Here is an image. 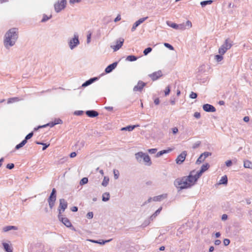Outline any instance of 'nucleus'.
<instances>
[{
	"label": "nucleus",
	"mask_w": 252,
	"mask_h": 252,
	"mask_svg": "<svg viewBox=\"0 0 252 252\" xmlns=\"http://www.w3.org/2000/svg\"><path fill=\"white\" fill-rule=\"evenodd\" d=\"M18 38V29L12 28L8 30L4 35L3 44L4 47L9 49L14 46Z\"/></svg>",
	"instance_id": "obj_1"
},
{
	"label": "nucleus",
	"mask_w": 252,
	"mask_h": 252,
	"mask_svg": "<svg viewBox=\"0 0 252 252\" xmlns=\"http://www.w3.org/2000/svg\"><path fill=\"white\" fill-rule=\"evenodd\" d=\"M187 180L186 177H184L181 179H177L174 182V185L180 189L189 188L191 186Z\"/></svg>",
	"instance_id": "obj_2"
},
{
	"label": "nucleus",
	"mask_w": 252,
	"mask_h": 252,
	"mask_svg": "<svg viewBox=\"0 0 252 252\" xmlns=\"http://www.w3.org/2000/svg\"><path fill=\"white\" fill-rule=\"evenodd\" d=\"M188 179V183L190 186L194 185L195 182L197 181L198 179L200 177L198 174L197 173L195 170L191 171L189 175L186 176Z\"/></svg>",
	"instance_id": "obj_3"
},
{
	"label": "nucleus",
	"mask_w": 252,
	"mask_h": 252,
	"mask_svg": "<svg viewBox=\"0 0 252 252\" xmlns=\"http://www.w3.org/2000/svg\"><path fill=\"white\" fill-rule=\"evenodd\" d=\"M232 46V41L229 39H226L225 42L220 46L219 49L220 54L223 55L227 50L229 49Z\"/></svg>",
	"instance_id": "obj_4"
},
{
	"label": "nucleus",
	"mask_w": 252,
	"mask_h": 252,
	"mask_svg": "<svg viewBox=\"0 0 252 252\" xmlns=\"http://www.w3.org/2000/svg\"><path fill=\"white\" fill-rule=\"evenodd\" d=\"M79 43V37L77 33H74L73 37L68 40V45L71 50L76 48Z\"/></svg>",
	"instance_id": "obj_5"
},
{
	"label": "nucleus",
	"mask_w": 252,
	"mask_h": 252,
	"mask_svg": "<svg viewBox=\"0 0 252 252\" xmlns=\"http://www.w3.org/2000/svg\"><path fill=\"white\" fill-rule=\"evenodd\" d=\"M66 4V0H62L61 1H58L54 5L55 11L57 13H59L65 7Z\"/></svg>",
	"instance_id": "obj_6"
},
{
	"label": "nucleus",
	"mask_w": 252,
	"mask_h": 252,
	"mask_svg": "<svg viewBox=\"0 0 252 252\" xmlns=\"http://www.w3.org/2000/svg\"><path fill=\"white\" fill-rule=\"evenodd\" d=\"M212 153L209 152H205L200 155L196 161V164H199L202 162L207 157L211 156Z\"/></svg>",
	"instance_id": "obj_7"
},
{
	"label": "nucleus",
	"mask_w": 252,
	"mask_h": 252,
	"mask_svg": "<svg viewBox=\"0 0 252 252\" xmlns=\"http://www.w3.org/2000/svg\"><path fill=\"white\" fill-rule=\"evenodd\" d=\"M58 218L59 220L62 221V222L67 227H70L71 226V223L69 221V220L66 218H64L61 215V211L59 210V214L58 215Z\"/></svg>",
	"instance_id": "obj_8"
},
{
	"label": "nucleus",
	"mask_w": 252,
	"mask_h": 252,
	"mask_svg": "<svg viewBox=\"0 0 252 252\" xmlns=\"http://www.w3.org/2000/svg\"><path fill=\"white\" fill-rule=\"evenodd\" d=\"M187 156V152L183 151L180 155H179L176 159V162L177 164H180L183 163L185 160L186 157Z\"/></svg>",
	"instance_id": "obj_9"
},
{
	"label": "nucleus",
	"mask_w": 252,
	"mask_h": 252,
	"mask_svg": "<svg viewBox=\"0 0 252 252\" xmlns=\"http://www.w3.org/2000/svg\"><path fill=\"white\" fill-rule=\"evenodd\" d=\"M148 18V17H144V18H140L138 20H137V21H136L133 25L132 28H131V32H134L136 28L139 25H140L141 24H142V23H143L146 20H147V19Z\"/></svg>",
	"instance_id": "obj_10"
},
{
	"label": "nucleus",
	"mask_w": 252,
	"mask_h": 252,
	"mask_svg": "<svg viewBox=\"0 0 252 252\" xmlns=\"http://www.w3.org/2000/svg\"><path fill=\"white\" fill-rule=\"evenodd\" d=\"M162 75V73L161 71H160V70L156 71V72L149 75V77L153 81H155V80L158 79Z\"/></svg>",
	"instance_id": "obj_11"
},
{
	"label": "nucleus",
	"mask_w": 252,
	"mask_h": 252,
	"mask_svg": "<svg viewBox=\"0 0 252 252\" xmlns=\"http://www.w3.org/2000/svg\"><path fill=\"white\" fill-rule=\"evenodd\" d=\"M203 109L208 112H214L216 110L214 106L209 104H204L203 105Z\"/></svg>",
	"instance_id": "obj_12"
},
{
	"label": "nucleus",
	"mask_w": 252,
	"mask_h": 252,
	"mask_svg": "<svg viewBox=\"0 0 252 252\" xmlns=\"http://www.w3.org/2000/svg\"><path fill=\"white\" fill-rule=\"evenodd\" d=\"M146 85V83L142 82V81H139L138 84L136 86H134L133 88V91H140L141 92L144 87Z\"/></svg>",
	"instance_id": "obj_13"
},
{
	"label": "nucleus",
	"mask_w": 252,
	"mask_h": 252,
	"mask_svg": "<svg viewBox=\"0 0 252 252\" xmlns=\"http://www.w3.org/2000/svg\"><path fill=\"white\" fill-rule=\"evenodd\" d=\"M124 42L123 38H120L116 41V45L112 47L115 51L118 50L123 45Z\"/></svg>",
	"instance_id": "obj_14"
},
{
	"label": "nucleus",
	"mask_w": 252,
	"mask_h": 252,
	"mask_svg": "<svg viewBox=\"0 0 252 252\" xmlns=\"http://www.w3.org/2000/svg\"><path fill=\"white\" fill-rule=\"evenodd\" d=\"M67 207V202L63 198L60 199V205L59 207V210L61 209L63 212Z\"/></svg>",
	"instance_id": "obj_15"
},
{
	"label": "nucleus",
	"mask_w": 252,
	"mask_h": 252,
	"mask_svg": "<svg viewBox=\"0 0 252 252\" xmlns=\"http://www.w3.org/2000/svg\"><path fill=\"white\" fill-rule=\"evenodd\" d=\"M117 65V63L115 62L113 63L109 64L107 67L105 68V71L106 73H110L112 71L113 69H114Z\"/></svg>",
	"instance_id": "obj_16"
},
{
	"label": "nucleus",
	"mask_w": 252,
	"mask_h": 252,
	"mask_svg": "<svg viewBox=\"0 0 252 252\" xmlns=\"http://www.w3.org/2000/svg\"><path fill=\"white\" fill-rule=\"evenodd\" d=\"M209 167V165L208 163H206L205 164H203L202 165L201 169L199 171H196L197 173L200 177L203 173H204L205 171H206Z\"/></svg>",
	"instance_id": "obj_17"
},
{
	"label": "nucleus",
	"mask_w": 252,
	"mask_h": 252,
	"mask_svg": "<svg viewBox=\"0 0 252 252\" xmlns=\"http://www.w3.org/2000/svg\"><path fill=\"white\" fill-rule=\"evenodd\" d=\"M56 190L55 189H53L52 192L50 194L49 197L48 199V201H56Z\"/></svg>",
	"instance_id": "obj_18"
},
{
	"label": "nucleus",
	"mask_w": 252,
	"mask_h": 252,
	"mask_svg": "<svg viewBox=\"0 0 252 252\" xmlns=\"http://www.w3.org/2000/svg\"><path fill=\"white\" fill-rule=\"evenodd\" d=\"M86 115L91 118H94L98 115V113L95 110H88L86 112Z\"/></svg>",
	"instance_id": "obj_19"
},
{
	"label": "nucleus",
	"mask_w": 252,
	"mask_h": 252,
	"mask_svg": "<svg viewBox=\"0 0 252 252\" xmlns=\"http://www.w3.org/2000/svg\"><path fill=\"white\" fill-rule=\"evenodd\" d=\"M97 80V77L92 78L90 79L89 80L86 81L85 82H84L82 84V86L83 87H86L91 85V84H92L93 82H94L95 81H96Z\"/></svg>",
	"instance_id": "obj_20"
},
{
	"label": "nucleus",
	"mask_w": 252,
	"mask_h": 252,
	"mask_svg": "<svg viewBox=\"0 0 252 252\" xmlns=\"http://www.w3.org/2000/svg\"><path fill=\"white\" fill-rule=\"evenodd\" d=\"M145 153H143V152H138L135 154V158L137 159V160L141 162L143 159Z\"/></svg>",
	"instance_id": "obj_21"
},
{
	"label": "nucleus",
	"mask_w": 252,
	"mask_h": 252,
	"mask_svg": "<svg viewBox=\"0 0 252 252\" xmlns=\"http://www.w3.org/2000/svg\"><path fill=\"white\" fill-rule=\"evenodd\" d=\"M162 210V207H160L159 208H158L150 218V220H153L159 214V213H160L161 211Z\"/></svg>",
	"instance_id": "obj_22"
},
{
	"label": "nucleus",
	"mask_w": 252,
	"mask_h": 252,
	"mask_svg": "<svg viewBox=\"0 0 252 252\" xmlns=\"http://www.w3.org/2000/svg\"><path fill=\"white\" fill-rule=\"evenodd\" d=\"M2 245L4 250L6 252H12V249L11 248L10 245L6 243H2Z\"/></svg>",
	"instance_id": "obj_23"
},
{
	"label": "nucleus",
	"mask_w": 252,
	"mask_h": 252,
	"mask_svg": "<svg viewBox=\"0 0 252 252\" xmlns=\"http://www.w3.org/2000/svg\"><path fill=\"white\" fill-rule=\"evenodd\" d=\"M110 199V194L109 192H106L103 193L102 196V200L106 202Z\"/></svg>",
	"instance_id": "obj_24"
},
{
	"label": "nucleus",
	"mask_w": 252,
	"mask_h": 252,
	"mask_svg": "<svg viewBox=\"0 0 252 252\" xmlns=\"http://www.w3.org/2000/svg\"><path fill=\"white\" fill-rule=\"evenodd\" d=\"M143 160L145 162L147 163L148 165H151L152 162L151 161L150 158L147 154H144Z\"/></svg>",
	"instance_id": "obj_25"
},
{
	"label": "nucleus",
	"mask_w": 252,
	"mask_h": 252,
	"mask_svg": "<svg viewBox=\"0 0 252 252\" xmlns=\"http://www.w3.org/2000/svg\"><path fill=\"white\" fill-rule=\"evenodd\" d=\"M17 228L15 226H6L3 228V230L4 232H7L11 230H17Z\"/></svg>",
	"instance_id": "obj_26"
},
{
	"label": "nucleus",
	"mask_w": 252,
	"mask_h": 252,
	"mask_svg": "<svg viewBox=\"0 0 252 252\" xmlns=\"http://www.w3.org/2000/svg\"><path fill=\"white\" fill-rule=\"evenodd\" d=\"M166 24L168 26H169L174 29H176V30L178 29V25L176 23H171V22L167 21H166Z\"/></svg>",
	"instance_id": "obj_27"
},
{
	"label": "nucleus",
	"mask_w": 252,
	"mask_h": 252,
	"mask_svg": "<svg viewBox=\"0 0 252 252\" xmlns=\"http://www.w3.org/2000/svg\"><path fill=\"white\" fill-rule=\"evenodd\" d=\"M227 183V177L226 175L222 176L219 182V184H226Z\"/></svg>",
	"instance_id": "obj_28"
},
{
	"label": "nucleus",
	"mask_w": 252,
	"mask_h": 252,
	"mask_svg": "<svg viewBox=\"0 0 252 252\" xmlns=\"http://www.w3.org/2000/svg\"><path fill=\"white\" fill-rule=\"evenodd\" d=\"M136 126H128L122 128V130H127L129 131H132Z\"/></svg>",
	"instance_id": "obj_29"
},
{
	"label": "nucleus",
	"mask_w": 252,
	"mask_h": 252,
	"mask_svg": "<svg viewBox=\"0 0 252 252\" xmlns=\"http://www.w3.org/2000/svg\"><path fill=\"white\" fill-rule=\"evenodd\" d=\"M111 240H105V241H101V240H91V241L92 242H94V243H97V244H101V245H104V244H105L107 242H109L111 241Z\"/></svg>",
	"instance_id": "obj_30"
},
{
	"label": "nucleus",
	"mask_w": 252,
	"mask_h": 252,
	"mask_svg": "<svg viewBox=\"0 0 252 252\" xmlns=\"http://www.w3.org/2000/svg\"><path fill=\"white\" fill-rule=\"evenodd\" d=\"M212 2H213V1L211 0H204V1H201L200 2V4L202 6V7H204L208 4H211Z\"/></svg>",
	"instance_id": "obj_31"
},
{
	"label": "nucleus",
	"mask_w": 252,
	"mask_h": 252,
	"mask_svg": "<svg viewBox=\"0 0 252 252\" xmlns=\"http://www.w3.org/2000/svg\"><path fill=\"white\" fill-rule=\"evenodd\" d=\"M109 181V179L108 177H104L103 180L101 183L102 186H103L104 187H106L108 184Z\"/></svg>",
	"instance_id": "obj_32"
},
{
	"label": "nucleus",
	"mask_w": 252,
	"mask_h": 252,
	"mask_svg": "<svg viewBox=\"0 0 252 252\" xmlns=\"http://www.w3.org/2000/svg\"><path fill=\"white\" fill-rule=\"evenodd\" d=\"M137 57L133 55H129L126 57V60L130 62L135 61L137 60Z\"/></svg>",
	"instance_id": "obj_33"
},
{
	"label": "nucleus",
	"mask_w": 252,
	"mask_h": 252,
	"mask_svg": "<svg viewBox=\"0 0 252 252\" xmlns=\"http://www.w3.org/2000/svg\"><path fill=\"white\" fill-rule=\"evenodd\" d=\"M27 143L24 140L19 144L17 145L15 147L16 150H18L23 147Z\"/></svg>",
	"instance_id": "obj_34"
},
{
	"label": "nucleus",
	"mask_w": 252,
	"mask_h": 252,
	"mask_svg": "<svg viewBox=\"0 0 252 252\" xmlns=\"http://www.w3.org/2000/svg\"><path fill=\"white\" fill-rule=\"evenodd\" d=\"M164 197V195H160L153 197V201H159L161 198Z\"/></svg>",
	"instance_id": "obj_35"
},
{
	"label": "nucleus",
	"mask_w": 252,
	"mask_h": 252,
	"mask_svg": "<svg viewBox=\"0 0 252 252\" xmlns=\"http://www.w3.org/2000/svg\"><path fill=\"white\" fill-rule=\"evenodd\" d=\"M252 165V162L249 160H245L244 161V166L245 168H251Z\"/></svg>",
	"instance_id": "obj_36"
},
{
	"label": "nucleus",
	"mask_w": 252,
	"mask_h": 252,
	"mask_svg": "<svg viewBox=\"0 0 252 252\" xmlns=\"http://www.w3.org/2000/svg\"><path fill=\"white\" fill-rule=\"evenodd\" d=\"M20 99H19L18 97H12V98H10L8 99L7 103H13L14 102L18 101Z\"/></svg>",
	"instance_id": "obj_37"
},
{
	"label": "nucleus",
	"mask_w": 252,
	"mask_h": 252,
	"mask_svg": "<svg viewBox=\"0 0 252 252\" xmlns=\"http://www.w3.org/2000/svg\"><path fill=\"white\" fill-rule=\"evenodd\" d=\"M222 55L220 54V55H217L215 56V59L216 60L217 62H220L223 59V57L222 56Z\"/></svg>",
	"instance_id": "obj_38"
},
{
	"label": "nucleus",
	"mask_w": 252,
	"mask_h": 252,
	"mask_svg": "<svg viewBox=\"0 0 252 252\" xmlns=\"http://www.w3.org/2000/svg\"><path fill=\"white\" fill-rule=\"evenodd\" d=\"M88 182V179L86 177L83 178L80 182V184L81 185H84L87 184Z\"/></svg>",
	"instance_id": "obj_39"
},
{
	"label": "nucleus",
	"mask_w": 252,
	"mask_h": 252,
	"mask_svg": "<svg viewBox=\"0 0 252 252\" xmlns=\"http://www.w3.org/2000/svg\"><path fill=\"white\" fill-rule=\"evenodd\" d=\"M52 17V15H50L49 16H47L46 15H44L42 19L41 20L42 22H45L49 19H50Z\"/></svg>",
	"instance_id": "obj_40"
},
{
	"label": "nucleus",
	"mask_w": 252,
	"mask_h": 252,
	"mask_svg": "<svg viewBox=\"0 0 252 252\" xmlns=\"http://www.w3.org/2000/svg\"><path fill=\"white\" fill-rule=\"evenodd\" d=\"M33 135V132H31L29 133L28 135H26V136L25 138L24 141H26V142H27V140L31 138Z\"/></svg>",
	"instance_id": "obj_41"
},
{
	"label": "nucleus",
	"mask_w": 252,
	"mask_h": 252,
	"mask_svg": "<svg viewBox=\"0 0 252 252\" xmlns=\"http://www.w3.org/2000/svg\"><path fill=\"white\" fill-rule=\"evenodd\" d=\"M152 50V48L148 47L145 49L143 51V54L144 55H147L149 53H150Z\"/></svg>",
	"instance_id": "obj_42"
},
{
	"label": "nucleus",
	"mask_w": 252,
	"mask_h": 252,
	"mask_svg": "<svg viewBox=\"0 0 252 252\" xmlns=\"http://www.w3.org/2000/svg\"><path fill=\"white\" fill-rule=\"evenodd\" d=\"M56 125V123H55V122H52V123H49L47 124H46V125H44L43 126H40V127H46L47 126H50V127H53L54 126Z\"/></svg>",
	"instance_id": "obj_43"
},
{
	"label": "nucleus",
	"mask_w": 252,
	"mask_h": 252,
	"mask_svg": "<svg viewBox=\"0 0 252 252\" xmlns=\"http://www.w3.org/2000/svg\"><path fill=\"white\" fill-rule=\"evenodd\" d=\"M170 92V86L168 85L166 88L165 90L164 91L165 95V96L168 95L169 94Z\"/></svg>",
	"instance_id": "obj_44"
},
{
	"label": "nucleus",
	"mask_w": 252,
	"mask_h": 252,
	"mask_svg": "<svg viewBox=\"0 0 252 252\" xmlns=\"http://www.w3.org/2000/svg\"><path fill=\"white\" fill-rule=\"evenodd\" d=\"M113 173H114V177L115 179H116V180L118 179L119 178V171L116 170H114Z\"/></svg>",
	"instance_id": "obj_45"
},
{
	"label": "nucleus",
	"mask_w": 252,
	"mask_h": 252,
	"mask_svg": "<svg viewBox=\"0 0 252 252\" xmlns=\"http://www.w3.org/2000/svg\"><path fill=\"white\" fill-rule=\"evenodd\" d=\"M197 96V94L196 93L191 92L190 94H189V97L191 98L194 99L196 98Z\"/></svg>",
	"instance_id": "obj_46"
},
{
	"label": "nucleus",
	"mask_w": 252,
	"mask_h": 252,
	"mask_svg": "<svg viewBox=\"0 0 252 252\" xmlns=\"http://www.w3.org/2000/svg\"><path fill=\"white\" fill-rule=\"evenodd\" d=\"M164 45L166 47H167V48L171 50H174V47L171 45H170V44H169L168 43H165L164 44Z\"/></svg>",
	"instance_id": "obj_47"
},
{
	"label": "nucleus",
	"mask_w": 252,
	"mask_h": 252,
	"mask_svg": "<svg viewBox=\"0 0 252 252\" xmlns=\"http://www.w3.org/2000/svg\"><path fill=\"white\" fill-rule=\"evenodd\" d=\"M93 216H94L93 213L92 212H90L88 213V214H87V218L88 219H91L93 218Z\"/></svg>",
	"instance_id": "obj_48"
},
{
	"label": "nucleus",
	"mask_w": 252,
	"mask_h": 252,
	"mask_svg": "<svg viewBox=\"0 0 252 252\" xmlns=\"http://www.w3.org/2000/svg\"><path fill=\"white\" fill-rule=\"evenodd\" d=\"M186 29L184 24L178 25V29L181 30H184Z\"/></svg>",
	"instance_id": "obj_49"
},
{
	"label": "nucleus",
	"mask_w": 252,
	"mask_h": 252,
	"mask_svg": "<svg viewBox=\"0 0 252 252\" xmlns=\"http://www.w3.org/2000/svg\"><path fill=\"white\" fill-rule=\"evenodd\" d=\"M157 149H150L148 150V152H149V153L151 154H155L157 152Z\"/></svg>",
	"instance_id": "obj_50"
},
{
	"label": "nucleus",
	"mask_w": 252,
	"mask_h": 252,
	"mask_svg": "<svg viewBox=\"0 0 252 252\" xmlns=\"http://www.w3.org/2000/svg\"><path fill=\"white\" fill-rule=\"evenodd\" d=\"M14 164L13 163H9L7 164L6 168L9 169H12L14 168Z\"/></svg>",
	"instance_id": "obj_51"
},
{
	"label": "nucleus",
	"mask_w": 252,
	"mask_h": 252,
	"mask_svg": "<svg viewBox=\"0 0 252 252\" xmlns=\"http://www.w3.org/2000/svg\"><path fill=\"white\" fill-rule=\"evenodd\" d=\"M50 209H52L55 205V201H48Z\"/></svg>",
	"instance_id": "obj_52"
},
{
	"label": "nucleus",
	"mask_w": 252,
	"mask_h": 252,
	"mask_svg": "<svg viewBox=\"0 0 252 252\" xmlns=\"http://www.w3.org/2000/svg\"><path fill=\"white\" fill-rule=\"evenodd\" d=\"M91 33H90L89 34L87 35V43L88 44H89L91 42Z\"/></svg>",
	"instance_id": "obj_53"
},
{
	"label": "nucleus",
	"mask_w": 252,
	"mask_h": 252,
	"mask_svg": "<svg viewBox=\"0 0 252 252\" xmlns=\"http://www.w3.org/2000/svg\"><path fill=\"white\" fill-rule=\"evenodd\" d=\"M232 162L231 160H228L225 162V164L227 167H229L232 165Z\"/></svg>",
	"instance_id": "obj_54"
},
{
	"label": "nucleus",
	"mask_w": 252,
	"mask_h": 252,
	"mask_svg": "<svg viewBox=\"0 0 252 252\" xmlns=\"http://www.w3.org/2000/svg\"><path fill=\"white\" fill-rule=\"evenodd\" d=\"M194 117L196 119H199L201 117L200 113L199 112H195L194 114Z\"/></svg>",
	"instance_id": "obj_55"
},
{
	"label": "nucleus",
	"mask_w": 252,
	"mask_h": 252,
	"mask_svg": "<svg viewBox=\"0 0 252 252\" xmlns=\"http://www.w3.org/2000/svg\"><path fill=\"white\" fill-rule=\"evenodd\" d=\"M153 201V197H150L146 201H145L142 205V206L145 205L147 203H150Z\"/></svg>",
	"instance_id": "obj_56"
},
{
	"label": "nucleus",
	"mask_w": 252,
	"mask_h": 252,
	"mask_svg": "<svg viewBox=\"0 0 252 252\" xmlns=\"http://www.w3.org/2000/svg\"><path fill=\"white\" fill-rule=\"evenodd\" d=\"M230 243V240L228 239H225L224 240H223V244L225 246H227Z\"/></svg>",
	"instance_id": "obj_57"
},
{
	"label": "nucleus",
	"mask_w": 252,
	"mask_h": 252,
	"mask_svg": "<svg viewBox=\"0 0 252 252\" xmlns=\"http://www.w3.org/2000/svg\"><path fill=\"white\" fill-rule=\"evenodd\" d=\"M172 131L174 134H176L178 132V129L177 127H175L172 128Z\"/></svg>",
	"instance_id": "obj_58"
},
{
	"label": "nucleus",
	"mask_w": 252,
	"mask_h": 252,
	"mask_svg": "<svg viewBox=\"0 0 252 252\" xmlns=\"http://www.w3.org/2000/svg\"><path fill=\"white\" fill-rule=\"evenodd\" d=\"M172 151V149H168V150H162V154L163 155L164 154H167V153H169L170 152H171Z\"/></svg>",
	"instance_id": "obj_59"
},
{
	"label": "nucleus",
	"mask_w": 252,
	"mask_h": 252,
	"mask_svg": "<svg viewBox=\"0 0 252 252\" xmlns=\"http://www.w3.org/2000/svg\"><path fill=\"white\" fill-rule=\"evenodd\" d=\"M121 15L120 14H119L116 17V18L114 19V22H117L119 21L120 20H121Z\"/></svg>",
	"instance_id": "obj_60"
},
{
	"label": "nucleus",
	"mask_w": 252,
	"mask_h": 252,
	"mask_svg": "<svg viewBox=\"0 0 252 252\" xmlns=\"http://www.w3.org/2000/svg\"><path fill=\"white\" fill-rule=\"evenodd\" d=\"M186 25L189 28H191L192 26L191 22L188 20L187 21Z\"/></svg>",
	"instance_id": "obj_61"
},
{
	"label": "nucleus",
	"mask_w": 252,
	"mask_h": 252,
	"mask_svg": "<svg viewBox=\"0 0 252 252\" xmlns=\"http://www.w3.org/2000/svg\"><path fill=\"white\" fill-rule=\"evenodd\" d=\"M54 122L56 123V125L60 124L62 123V121L61 119H58L55 120Z\"/></svg>",
	"instance_id": "obj_62"
},
{
	"label": "nucleus",
	"mask_w": 252,
	"mask_h": 252,
	"mask_svg": "<svg viewBox=\"0 0 252 252\" xmlns=\"http://www.w3.org/2000/svg\"><path fill=\"white\" fill-rule=\"evenodd\" d=\"M170 103L173 105L175 104V98L174 97H173L171 98Z\"/></svg>",
	"instance_id": "obj_63"
},
{
	"label": "nucleus",
	"mask_w": 252,
	"mask_h": 252,
	"mask_svg": "<svg viewBox=\"0 0 252 252\" xmlns=\"http://www.w3.org/2000/svg\"><path fill=\"white\" fill-rule=\"evenodd\" d=\"M227 219V215H226V214H223L222 215V217H221V220H226Z\"/></svg>",
	"instance_id": "obj_64"
}]
</instances>
